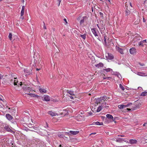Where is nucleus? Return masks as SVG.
<instances>
[{
    "label": "nucleus",
    "mask_w": 147,
    "mask_h": 147,
    "mask_svg": "<svg viewBox=\"0 0 147 147\" xmlns=\"http://www.w3.org/2000/svg\"><path fill=\"white\" fill-rule=\"evenodd\" d=\"M10 84H14L15 86H22V82H18L17 78H14L10 80Z\"/></svg>",
    "instance_id": "1"
},
{
    "label": "nucleus",
    "mask_w": 147,
    "mask_h": 147,
    "mask_svg": "<svg viewBox=\"0 0 147 147\" xmlns=\"http://www.w3.org/2000/svg\"><path fill=\"white\" fill-rule=\"evenodd\" d=\"M106 96H101L99 98H98L96 99L95 103L98 104L99 103H100L101 102H102L103 101H104L105 100V99Z\"/></svg>",
    "instance_id": "2"
},
{
    "label": "nucleus",
    "mask_w": 147,
    "mask_h": 147,
    "mask_svg": "<svg viewBox=\"0 0 147 147\" xmlns=\"http://www.w3.org/2000/svg\"><path fill=\"white\" fill-rule=\"evenodd\" d=\"M107 118H108L111 122L113 121L115 122V123H116V122L115 121V119H113V116L109 114H107L106 115Z\"/></svg>",
    "instance_id": "3"
},
{
    "label": "nucleus",
    "mask_w": 147,
    "mask_h": 147,
    "mask_svg": "<svg viewBox=\"0 0 147 147\" xmlns=\"http://www.w3.org/2000/svg\"><path fill=\"white\" fill-rule=\"evenodd\" d=\"M105 56L106 58L108 59L112 60L114 58V56L111 54L109 53H106Z\"/></svg>",
    "instance_id": "4"
},
{
    "label": "nucleus",
    "mask_w": 147,
    "mask_h": 147,
    "mask_svg": "<svg viewBox=\"0 0 147 147\" xmlns=\"http://www.w3.org/2000/svg\"><path fill=\"white\" fill-rule=\"evenodd\" d=\"M22 87V88L23 89V90L25 91V94H27L26 92H30V91L31 90V88L30 87L27 86H26L25 85H24V86H21Z\"/></svg>",
    "instance_id": "5"
},
{
    "label": "nucleus",
    "mask_w": 147,
    "mask_h": 147,
    "mask_svg": "<svg viewBox=\"0 0 147 147\" xmlns=\"http://www.w3.org/2000/svg\"><path fill=\"white\" fill-rule=\"evenodd\" d=\"M92 33H93L95 37H96V38L99 39V32L98 31L96 32L95 30L94 29L92 28Z\"/></svg>",
    "instance_id": "6"
},
{
    "label": "nucleus",
    "mask_w": 147,
    "mask_h": 147,
    "mask_svg": "<svg viewBox=\"0 0 147 147\" xmlns=\"http://www.w3.org/2000/svg\"><path fill=\"white\" fill-rule=\"evenodd\" d=\"M9 112L12 114H14L16 112V109H15L14 107L11 108H9Z\"/></svg>",
    "instance_id": "7"
},
{
    "label": "nucleus",
    "mask_w": 147,
    "mask_h": 147,
    "mask_svg": "<svg viewBox=\"0 0 147 147\" xmlns=\"http://www.w3.org/2000/svg\"><path fill=\"white\" fill-rule=\"evenodd\" d=\"M31 144L34 145V146H35L36 147H39L40 145V141H37L36 140L32 142Z\"/></svg>",
    "instance_id": "8"
},
{
    "label": "nucleus",
    "mask_w": 147,
    "mask_h": 147,
    "mask_svg": "<svg viewBox=\"0 0 147 147\" xmlns=\"http://www.w3.org/2000/svg\"><path fill=\"white\" fill-rule=\"evenodd\" d=\"M130 54L132 55L135 54L136 53V50L135 48H130L129 50Z\"/></svg>",
    "instance_id": "9"
},
{
    "label": "nucleus",
    "mask_w": 147,
    "mask_h": 147,
    "mask_svg": "<svg viewBox=\"0 0 147 147\" xmlns=\"http://www.w3.org/2000/svg\"><path fill=\"white\" fill-rule=\"evenodd\" d=\"M116 141L119 142L121 143L123 142H127L126 139L123 138H118L116 139Z\"/></svg>",
    "instance_id": "10"
},
{
    "label": "nucleus",
    "mask_w": 147,
    "mask_h": 147,
    "mask_svg": "<svg viewBox=\"0 0 147 147\" xmlns=\"http://www.w3.org/2000/svg\"><path fill=\"white\" fill-rule=\"evenodd\" d=\"M76 119L78 121H82V120H84V117L80 115H78Z\"/></svg>",
    "instance_id": "11"
},
{
    "label": "nucleus",
    "mask_w": 147,
    "mask_h": 147,
    "mask_svg": "<svg viewBox=\"0 0 147 147\" xmlns=\"http://www.w3.org/2000/svg\"><path fill=\"white\" fill-rule=\"evenodd\" d=\"M116 49L121 54H123V49L119 48L117 46H116Z\"/></svg>",
    "instance_id": "12"
},
{
    "label": "nucleus",
    "mask_w": 147,
    "mask_h": 147,
    "mask_svg": "<svg viewBox=\"0 0 147 147\" xmlns=\"http://www.w3.org/2000/svg\"><path fill=\"white\" fill-rule=\"evenodd\" d=\"M87 19V17L86 16H83L82 17V19H81L80 22V24L81 25H84V21Z\"/></svg>",
    "instance_id": "13"
},
{
    "label": "nucleus",
    "mask_w": 147,
    "mask_h": 147,
    "mask_svg": "<svg viewBox=\"0 0 147 147\" xmlns=\"http://www.w3.org/2000/svg\"><path fill=\"white\" fill-rule=\"evenodd\" d=\"M48 114L52 117L58 115V114L57 113L55 112H53L52 111H48Z\"/></svg>",
    "instance_id": "14"
},
{
    "label": "nucleus",
    "mask_w": 147,
    "mask_h": 147,
    "mask_svg": "<svg viewBox=\"0 0 147 147\" xmlns=\"http://www.w3.org/2000/svg\"><path fill=\"white\" fill-rule=\"evenodd\" d=\"M137 75L138 76H147V75L146 74V73L144 72H137L136 73Z\"/></svg>",
    "instance_id": "15"
},
{
    "label": "nucleus",
    "mask_w": 147,
    "mask_h": 147,
    "mask_svg": "<svg viewBox=\"0 0 147 147\" xmlns=\"http://www.w3.org/2000/svg\"><path fill=\"white\" fill-rule=\"evenodd\" d=\"M5 117L9 121L13 119V117L9 114H6Z\"/></svg>",
    "instance_id": "16"
},
{
    "label": "nucleus",
    "mask_w": 147,
    "mask_h": 147,
    "mask_svg": "<svg viewBox=\"0 0 147 147\" xmlns=\"http://www.w3.org/2000/svg\"><path fill=\"white\" fill-rule=\"evenodd\" d=\"M94 65L95 66L97 67L98 68H100L103 67V63H99L98 64H95Z\"/></svg>",
    "instance_id": "17"
},
{
    "label": "nucleus",
    "mask_w": 147,
    "mask_h": 147,
    "mask_svg": "<svg viewBox=\"0 0 147 147\" xmlns=\"http://www.w3.org/2000/svg\"><path fill=\"white\" fill-rule=\"evenodd\" d=\"M39 90L40 92L41 93L43 94L47 92V90L45 89L39 88Z\"/></svg>",
    "instance_id": "18"
},
{
    "label": "nucleus",
    "mask_w": 147,
    "mask_h": 147,
    "mask_svg": "<svg viewBox=\"0 0 147 147\" xmlns=\"http://www.w3.org/2000/svg\"><path fill=\"white\" fill-rule=\"evenodd\" d=\"M25 9V6L23 5L22 6V10L21 11L20 13V16H23L24 15V11Z\"/></svg>",
    "instance_id": "19"
},
{
    "label": "nucleus",
    "mask_w": 147,
    "mask_h": 147,
    "mask_svg": "<svg viewBox=\"0 0 147 147\" xmlns=\"http://www.w3.org/2000/svg\"><path fill=\"white\" fill-rule=\"evenodd\" d=\"M50 100V98L49 96L46 95L45 96L44 100L47 102H48Z\"/></svg>",
    "instance_id": "20"
},
{
    "label": "nucleus",
    "mask_w": 147,
    "mask_h": 147,
    "mask_svg": "<svg viewBox=\"0 0 147 147\" xmlns=\"http://www.w3.org/2000/svg\"><path fill=\"white\" fill-rule=\"evenodd\" d=\"M28 95H29L31 97H36V98H38L39 97V96L35 94H33L32 93H28L27 94Z\"/></svg>",
    "instance_id": "21"
},
{
    "label": "nucleus",
    "mask_w": 147,
    "mask_h": 147,
    "mask_svg": "<svg viewBox=\"0 0 147 147\" xmlns=\"http://www.w3.org/2000/svg\"><path fill=\"white\" fill-rule=\"evenodd\" d=\"M129 142L131 144H135L137 143V141L136 140L130 139L129 140Z\"/></svg>",
    "instance_id": "22"
},
{
    "label": "nucleus",
    "mask_w": 147,
    "mask_h": 147,
    "mask_svg": "<svg viewBox=\"0 0 147 147\" xmlns=\"http://www.w3.org/2000/svg\"><path fill=\"white\" fill-rule=\"evenodd\" d=\"M103 124L102 122H100L98 121L93 122L92 123V125H102Z\"/></svg>",
    "instance_id": "23"
},
{
    "label": "nucleus",
    "mask_w": 147,
    "mask_h": 147,
    "mask_svg": "<svg viewBox=\"0 0 147 147\" xmlns=\"http://www.w3.org/2000/svg\"><path fill=\"white\" fill-rule=\"evenodd\" d=\"M24 73H27V74L29 75L31 73V71L30 70H28L27 69H24Z\"/></svg>",
    "instance_id": "24"
},
{
    "label": "nucleus",
    "mask_w": 147,
    "mask_h": 147,
    "mask_svg": "<svg viewBox=\"0 0 147 147\" xmlns=\"http://www.w3.org/2000/svg\"><path fill=\"white\" fill-rule=\"evenodd\" d=\"M69 132L72 134L73 135H76L78 134L79 132L78 131H69Z\"/></svg>",
    "instance_id": "25"
},
{
    "label": "nucleus",
    "mask_w": 147,
    "mask_h": 147,
    "mask_svg": "<svg viewBox=\"0 0 147 147\" xmlns=\"http://www.w3.org/2000/svg\"><path fill=\"white\" fill-rule=\"evenodd\" d=\"M118 107L120 109H122L125 108V105H119L118 106Z\"/></svg>",
    "instance_id": "26"
},
{
    "label": "nucleus",
    "mask_w": 147,
    "mask_h": 147,
    "mask_svg": "<svg viewBox=\"0 0 147 147\" xmlns=\"http://www.w3.org/2000/svg\"><path fill=\"white\" fill-rule=\"evenodd\" d=\"M146 95H147V92L145 91L142 92L141 94V96H144Z\"/></svg>",
    "instance_id": "27"
},
{
    "label": "nucleus",
    "mask_w": 147,
    "mask_h": 147,
    "mask_svg": "<svg viewBox=\"0 0 147 147\" xmlns=\"http://www.w3.org/2000/svg\"><path fill=\"white\" fill-rule=\"evenodd\" d=\"M5 130L7 131L12 133H14L15 132L14 130H12V129H5Z\"/></svg>",
    "instance_id": "28"
},
{
    "label": "nucleus",
    "mask_w": 147,
    "mask_h": 147,
    "mask_svg": "<svg viewBox=\"0 0 147 147\" xmlns=\"http://www.w3.org/2000/svg\"><path fill=\"white\" fill-rule=\"evenodd\" d=\"M130 11L128 9H127L125 11V14L126 16L128 15L130 13Z\"/></svg>",
    "instance_id": "29"
},
{
    "label": "nucleus",
    "mask_w": 147,
    "mask_h": 147,
    "mask_svg": "<svg viewBox=\"0 0 147 147\" xmlns=\"http://www.w3.org/2000/svg\"><path fill=\"white\" fill-rule=\"evenodd\" d=\"M103 70L105 71H106L107 72H109L111 71H112V70H113L112 69L110 68H108L106 69H104Z\"/></svg>",
    "instance_id": "30"
},
{
    "label": "nucleus",
    "mask_w": 147,
    "mask_h": 147,
    "mask_svg": "<svg viewBox=\"0 0 147 147\" xmlns=\"http://www.w3.org/2000/svg\"><path fill=\"white\" fill-rule=\"evenodd\" d=\"M101 109H102L101 106H99L98 107V108L96 110L97 112H99L101 110Z\"/></svg>",
    "instance_id": "31"
},
{
    "label": "nucleus",
    "mask_w": 147,
    "mask_h": 147,
    "mask_svg": "<svg viewBox=\"0 0 147 147\" xmlns=\"http://www.w3.org/2000/svg\"><path fill=\"white\" fill-rule=\"evenodd\" d=\"M132 103L129 102L128 103L127 105H125V107H129L130 106H131L132 105Z\"/></svg>",
    "instance_id": "32"
},
{
    "label": "nucleus",
    "mask_w": 147,
    "mask_h": 147,
    "mask_svg": "<svg viewBox=\"0 0 147 147\" xmlns=\"http://www.w3.org/2000/svg\"><path fill=\"white\" fill-rule=\"evenodd\" d=\"M119 87L122 90L124 91V90L125 88L121 84H120Z\"/></svg>",
    "instance_id": "33"
},
{
    "label": "nucleus",
    "mask_w": 147,
    "mask_h": 147,
    "mask_svg": "<svg viewBox=\"0 0 147 147\" xmlns=\"http://www.w3.org/2000/svg\"><path fill=\"white\" fill-rule=\"evenodd\" d=\"M80 36L84 39H85L86 38V35L85 34H81Z\"/></svg>",
    "instance_id": "34"
},
{
    "label": "nucleus",
    "mask_w": 147,
    "mask_h": 147,
    "mask_svg": "<svg viewBox=\"0 0 147 147\" xmlns=\"http://www.w3.org/2000/svg\"><path fill=\"white\" fill-rule=\"evenodd\" d=\"M12 37V34L11 33H10L8 36V38L10 40H11Z\"/></svg>",
    "instance_id": "35"
},
{
    "label": "nucleus",
    "mask_w": 147,
    "mask_h": 147,
    "mask_svg": "<svg viewBox=\"0 0 147 147\" xmlns=\"http://www.w3.org/2000/svg\"><path fill=\"white\" fill-rule=\"evenodd\" d=\"M68 93L71 95H74V92L71 91H69L68 92Z\"/></svg>",
    "instance_id": "36"
},
{
    "label": "nucleus",
    "mask_w": 147,
    "mask_h": 147,
    "mask_svg": "<svg viewBox=\"0 0 147 147\" xmlns=\"http://www.w3.org/2000/svg\"><path fill=\"white\" fill-rule=\"evenodd\" d=\"M44 126L45 128H47L48 127V124L46 122L44 124Z\"/></svg>",
    "instance_id": "37"
},
{
    "label": "nucleus",
    "mask_w": 147,
    "mask_h": 147,
    "mask_svg": "<svg viewBox=\"0 0 147 147\" xmlns=\"http://www.w3.org/2000/svg\"><path fill=\"white\" fill-rule=\"evenodd\" d=\"M105 132L107 135H111V133H109V132L107 131H105Z\"/></svg>",
    "instance_id": "38"
},
{
    "label": "nucleus",
    "mask_w": 147,
    "mask_h": 147,
    "mask_svg": "<svg viewBox=\"0 0 147 147\" xmlns=\"http://www.w3.org/2000/svg\"><path fill=\"white\" fill-rule=\"evenodd\" d=\"M136 108H135V109H134L133 110H135L136 109V108H139V105H136Z\"/></svg>",
    "instance_id": "39"
},
{
    "label": "nucleus",
    "mask_w": 147,
    "mask_h": 147,
    "mask_svg": "<svg viewBox=\"0 0 147 147\" xmlns=\"http://www.w3.org/2000/svg\"><path fill=\"white\" fill-rule=\"evenodd\" d=\"M143 43L142 42V41H141L139 43V45H143Z\"/></svg>",
    "instance_id": "40"
},
{
    "label": "nucleus",
    "mask_w": 147,
    "mask_h": 147,
    "mask_svg": "<svg viewBox=\"0 0 147 147\" xmlns=\"http://www.w3.org/2000/svg\"><path fill=\"white\" fill-rule=\"evenodd\" d=\"M142 42L143 43H146V40H142Z\"/></svg>",
    "instance_id": "41"
},
{
    "label": "nucleus",
    "mask_w": 147,
    "mask_h": 147,
    "mask_svg": "<svg viewBox=\"0 0 147 147\" xmlns=\"http://www.w3.org/2000/svg\"><path fill=\"white\" fill-rule=\"evenodd\" d=\"M64 21L66 22V24H67V20L65 18H64Z\"/></svg>",
    "instance_id": "42"
},
{
    "label": "nucleus",
    "mask_w": 147,
    "mask_h": 147,
    "mask_svg": "<svg viewBox=\"0 0 147 147\" xmlns=\"http://www.w3.org/2000/svg\"><path fill=\"white\" fill-rule=\"evenodd\" d=\"M70 98L71 99H74V98H73V97L71 96H71H69Z\"/></svg>",
    "instance_id": "43"
},
{
    "label": "nucleus",
    "mask_w": 147,
    "mask_h": 147,
    "mask_svg": "<svg viewBox=\"0 0 147 147\" xmlns=\"http://www.w3.org/2000/svg\"><path fill=\"white\" fill-rule=\"evenodd\" d=\"M3 78V76L2 75L0 74V79H2Z\"/></svg>",
    "instance_id": "44"
},
{
    "label": "nucleus",
    "mask_w": 147,
    "mask_h": 147,
    "mask_svg": "<svg viewBox=\"0 0 147 147\" xmlns=\"http://www.w3.org/2000/svg\"><path fill=\"white\" fill-rule=\"evenodd\" d=\"M20 19H22V20H23L24 19V18L22 16H20Z\"/></svg>",
    "instance_id": "45"
},
{
    "label": "nucleus",
    "mask_w": 147,
    "mask_h": 147,
    "mask_svg": "<svg viewBox=\"0 0 147 147\" xmlns=\"http://www.w3.org/2000/svg\"><path fill=\"white\" fill-rule=\"evenodd\" d=\"M43 23H44V27H43V28H44L45 29H46V26H45V23H44V22H43Z\"/></svg>",
    "instance_id": "46"
},
{
    "label": "nucleus",
    "mask_w": 147,
    "mask_h": 147,
    "mask_svg": "<svg viewBox=\"0 0 147 147\" xmlns=\"http://www.w3.org/2000/svg\"><path fill=\"white\" fill-rule=\"evenodd\" d=\"M147 125V123H144L143 125V126H146Z\"/></svg>",
    "instance_id": "47"
},
{
    "label": "nucleus",
    "mask_w": 147,
    "mask_h": 147,
    "mask_svg": "<svg viewBox=\"0 0 147 147\" xmlns=\"http://www.w3.org/2000/svg\"><path fill=\"white\" fill-rule=\"evenodd\" d=\"M117 76H118V77L119 78H120V76L121 77V75L119 74V73H118V74H117Z\"/></svg>",
    "instance_id": "48"
},
{
    "label": "nucleus",
    "mask_w": 147,
    "mask_h": 147,
    "mask_svg": "<svg viewBox=\"0 0 147 147\" xmlns=\"http://www.w3.org/2000/svg\"><path fill=\"white\" fill-rule=\"evenodd\" d=\"M140 64L141 66H143L144 65V64L143 63H142V64L140 63Z\"/></svg>",
    "instance_id": "49"
},
{
    "label": "nucleus",
    "mask_w": 147,
    "mask_h": 147,
    "mask_svg": "<svg viewBox=\"0 0 147 147\" xmlns=\"http://www.w3.org/2000/svg\"><path fill=\"white\" fill-rule=\"evenodd\" d=\"M106 36H104V41H105V42H106Z\"/></svg>",
    "instance_id": "50"
},
{
    "label": "nucleus",
    "mask_w": 147,
    "mask_h": 147,
    "mask_svg": "<svg viewBox=\"0 0 147 147\" xmlns=\"http://www.w3.org/2000/svg\"><path fill=\"white\" fill-rule=\"evenodd\" d=\"M119 136H120L121 137H123L124 136V135H119Z\"/></svg>",
    "instance_id": "51"
},
{
    "label": "nucleus",
    "mask_w": 147,
    "mask_h": 147,
    "mask_svg": "<svg viewBox=\"0 0 147 147\" xmlns=\"http://www.w3.org/2000/svg\"><path fill=\"white\" fill-rule=\"evenodd\" d=\"M129 5H130L131 7H132V5L131 4V3L130 2L129 3Z\"/></svg>",
    "instance_id": "52"
},
{
    "label": "nucleus",
    "mask_w": 147,
    "mask_h": 147,
    "mask_svg": "<svg viewBox=\"0 0 147 147\" xmlns=\"http://www.w3.org/2000/svg\"><path fill=\"white\" fill-rule=\"evenodd\" d=\"M4 129H8V128L7 127V126H5V128Z\"/></svg>",
    "instance_id": "53"
},
{
    "label": "nucleus",
    "mask_w": 147,
    "mask_h": 147,
    "mask_svg": "<svg viewBox=\"0 0 147 147\" xmlns=\"http://www.w3.org/2000/svg\"><path fill=\"white\" fill-rule=\"evenodd\" d=\"M127 110H129V111H130L131 110V109H128V108H127Z\"/></svg>",
    "instance_id": "54"
},
{
    "label": "nucleus",
    "mask_w": 147,
    "mask_h": 147,
    "mask_svg": "<svg viewBox=\"0 0 147 147\" xmlns=\"http://www.w3.org/2000/svg\"><path fill=\"white\" fill-rule=\"evenodd\" d=\"M40 70V69H36V70L37 71H38V70Z\"/></svg>",
    "instance_id": "55"
},
{
    "label": "nucleus",
    "mask_w": 147,
    "mask_h": 147,
    "mask_svg": "<svg viewBox=\"0 0 147 147\" xmlns=\"http://www.w3.org/2000/svg\"><path fill=\"white\" fill-rule=\"evenodd\" d=\"M22 1L23 2V3H24V0H22Z\"/></svg>",
    "instance_id": "56"
},
{
    "label": "nucleus",
    "mask_w": 147,
    "mask_h": 147,
    "mask_svg": "<svg viewBox=\"0 0 147 147\" xmlns=\"http://www.w3.org/2000/svg\"><path fill=\"white\" fill-rule=\"evenodd\" d=\"M89 114L90 115H91L92 114V113L90 112Z\"/></svg>",
    "instance_id": "57"
},
{
    "label": "nucleus",
    "mask_w": 147,
    "mask_h": 147,
    "mask_svg": "<svg viewBox=\"0 0 147 147\" xmlns=\"http://www.w3.org/2000/svg\"><path fill=\"white\" fill-rule=\"evenodd\" d=\"M96 134V133H92V134Z\"/></svg>",
    "instance_id": "58"
},
{
    "label": "nucleus",
    "mask_w": 147,
    "mask_h": 147,
    "mask_svg": "<svg viewBox=\"0 0 147 147\" xmlns=\"http://www.w3.org/2000/svg\"><path fill=\"white\" fill-rule=\"evenodd\" d=\"M108 1L109 2V3H111V1H110V0H108Z\"/></svg>",
    "instance_id": "59"
},
{
    "label": "nucleus",
    "mask_w": 147,
    "mask_h": 147,
    "mask_svg": "<svg viewBox=\"0 0 147 147\" xmlns=\"http://www.w3.org/2000/svg\"><path fill=\"white\" fill-rule=\"evenodd\" d=\"M144 18H143V22H144L145 21H144Z\"/></svg>",
    "instance_id": "60"
},
{
    "label": "nucleus",
    "mask_w": 147,
    "mask_h": 147,
    "mask_svg": "<svg viewBox=\"0 0 147 147\" xmlns=\"http://www.w3.org/2000/svg\"><path fill=\"white\" fill-rule=\"evenodd\" d=\"M13 123H14L15 124L16 123L15 121H14V122H13Z\"/></svg>",
    "instance_id": "61"
},
{
    "label": "nucleus",
    "mask_w": 147,
    "mask_h": 147,
    "mask_svg": "<svg viewBox=\"0 0 147 147\" xmlns=\"http://www.w3.org/2000/svg\"><path fill=\"white\" fill-rule=\"evenodd\" d=\"M0 100H2V99L1 98H0Z\"/></svg>",
    "instance_id": "62"
},
{
    "label": "nucleus",
    "mask_w": 147,
    "mask_h": 147,
    "mask_svg": "<svg viewBox=\"0 0 147 147\" xmlns=\"http://www.w3.org/2000/svg\"><path fill=\"white\" fill-rule=\"evenodd\" d=\"M107 78L108 79H109V78H111V77H108Z\"/></svg>",
    "instance_id": "63"
},
{
    "label": "nucleus",
    "mask_w": 147,
    "mask_h": 147,
    "mask_svg": "<svg viewBox=\"0 0 147 147\" xmlns=\"http://www.w3.org/2000/svg\"><path fill=\"white\" fill-rule=\"evenodd\" d=\"M61 145H59V146H60V147H61Z\"/></svg>",
    "instance_id": "64"
}]
</instances>
